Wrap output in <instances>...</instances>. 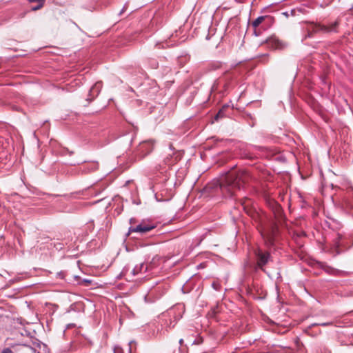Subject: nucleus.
Returning <instances> with one entry per match:
<instances>
[{"mask_svg": "<svg viewBox=\"0 0 353 353\" xmlns=\"http://www.w3.org/2000/svg\"><path fill=\"white\" fill-rule=\"evenodd\" d=\"M277 230L278 228L276 223L271 222L264 227L261 231V235L267 243L272 244Z\"/></svg>", "mask_w": 353, "mask_h": 353, "instance_id": "2", "label": "nucleus"}, {"mask_svg": "<svg viewBox=\"0 0 353 353\" xmlns=\"http://www.w3.org/2000/svg\"><path fill=\"white\" fill-rule=\"evenodd\" d=\"M245 180V173L243 172L230 173L221 185L222 192L230 196L234 195L236 190H240Z\"/></svg>", "mask_w": 353, "mask_h": 353, "instance_id": "1", "label": "nucleus"}, {"mask_svg": "<svg viewBox=\"0 0 353 353\" xmlns=\"http://www.w3.org/2000/svg\"><path fill=\"white\" fill-rule=\"evenodd\" d=\"M27 1H29L30 3H37V5L35 7L32 8V10L34 11L41 9L43 6L44 3H45V0H27Z\"/></svg>", "mask_w": 353, "mask_h": 353, "instance_id": "8", "label": "nucleus"}, {"mask_svg": "<svg viewBox=\"0 0 353 353\" xmlns=\"http://www.w3.org/2000/svg\"><path fill=\"white\" fill-rule=\"evenodd\" d=\"M114 353H123V352L121 347L115 346L114 348Z\"/></svg>", "mask_w": 353, "mask_h": 353, "instance_id": "10", "label": "nucleus"}, {"mask_svg": "<svg viewBox=\"0 0 353 353\" xmlns=\"http://www.w3.org/2000/svg\"><path fill=\"white\" fill-rule=\"evenodd\" d=\"M134 219H131L130 221V223H132L134 222Z\"/></svg>", "mask_w": 353, "mask_h": 353, "instance_id": "16", "label": "nucleus"}, {"mask_svg": "<svg viewBox=\"0 0 353 353\" xmlns=\"http://www.w3.org/2000/svg\"><path fill=\"white\" fill-rule=\"evenodd\" d=\"M219 115H220V112H219V113L216 114V117H215V119H217V118L219 117Z\"/></svg>", "mask_w": 353, "mask_h": 353, "instance_id": "15", "label": "nucleus"}, {"mask_svg": "<svg viewBox=\"0 0 353 353\" xmlns=\"http://www.w3.org/2000/svg\"><path fill=\"white\" fill-rule=\"evenodd\" d=\"M258 258V265L262 268L269 261L270 254L268 252H263L259 250L256 253Z\"/></svg>", "mask_w": 353, "mask_h": 353, "instance_id": "6", "label": "nucleus"}, {"mask_svg": "<svg viewBox=\"0 0 353 353\" xmlns=\"http://www.w3.org/2000/svg\"><path fill=\"white\" fill-rule=\"evenodd\" d=\"M133 274H135V270H133Z\"/></svg>", "mask_w": 353, "mask_h": 353, "instance_id": "18", "label": "nucleus"}, {"mask_svg": "<svg viewBox=\"0 0 353 353\" xmlns=\"http://www.w3.org/2000/svg\"><path fill=\"white\" fill-rule=\"evenodd\" d=\"M330 323H322L321 325L323 326H325V325H330Z\"/></svg>", "mask_w": 353, "mask_h": 353, "instance_id": "14", "label": "nucleus"}, {"mask_svg": "<svg viewBox=\"0 0 353 353\" xmlns=\"http://www.w3.org/2000/svg\"><path fill=\"white\" fill-rule=\"evenodd\" d=\"M265 16H260L257 17L254 21H252V26L254 28L258 27L265 19Z\"/></svg>", "mask_w": 353, "mask_h": 353, "instance_id": "9", "label": "nucleus"}, {"mask_svg": "<svg viewBox=\"0 0 353 353\" xmlns=\"http://www.w3.org/2000/svg\"><path fill=\"white\" fill-rule=\"evenodd\" d=\"M101 89V82L96 83L90 90L89 95L91 97L90 100L97 96Z\"/></svg>", "mask_w": 353, "mask_h": 353, "instance_id": "7", "label": "nucleus"}, {"mask_svg": "<svg viewBox=\"0 0 353 353\" xmlns=\"http://www.w3.org/2000/svg\"><path fill=\"white\" fill-rule=\"evenodd\" d=\"M155 228L154 225L142 222L136 227H130L129 232L146 233Z\"/></svg>", "mask_w": 353, "mask_h": 353, "instance_id": "4", "label": "nucleus"}, {"mask_svg": "<svg viewBox=\"0 0 353 353\" xmlns=\"http://www.w3.org/2000/svg\"><path fill=\"white\" fill-rule=\"evenodd\" d=\"M338 25V22L335 21L332 23L329 26L321 25V24H310L308 27V31L311 32H330L336 31V28Z\"/></svg>", "mask_w": 353, "mask_h": 353, "instance_id": "3", "label": "nucleus"}, {"mask_svg": "<svg viewBox=\"0 0 353 353\" xmlns=\"http://www.w3.org/2000/svg\"><path fill=\"white\" fill-rule=\"evenodd\" d=\"M134 343V341H132L129 343V353H132V344Z\"/></svg>", "mask_w": 353, "mask_h": 353, "instance_id": "13", "label": "nucleus"}, {"mask_svg": "<svg viewBox=\"0 0 353 353\" xmlns=\"http://www.w3.org/2000/svg\"><path fill=\"white\" fill-rule=\"evenodd\" d=\"M212 287L214 289H215L216 290H219V285L216 284V283H212Z\"/></svg>", "mask_w": 353, "mask_h": 353, "instance_id": "12", "label": "nucleus"}, {"mask_svg": "<svg viewBox=\"0 0 353 353\" xmlns=\"http://www.w3.org/2000/svg\"><path fill=\"white\" fill-rule=\"evenodd\" d=\"M154 143L151 140L144 141L140 143L137 151L143 157L149 154L153 149Z\"/></svg>", "mask_w": 353, "mask_h": 353, "instance_id": "5", "label": "nucleus"}, {"mask_svg": "<svg viewBox=\"0 0 353 353\" xmlns=\"http://www.w3.org/2000/svg\"><path fill=\"white\" fill-rule=\"evenodd\" d=\"M183 342V339H180V341H179L180 344H182Z\"/></svg>", "mask_w": 353, "mask_h": 353, "instance_id": "17", "label": "nucleus"}, {"mask_svg": "<svg viewBox=\"0 0 353 353\" xmlns=\"http://www.w3.org/2000/svg\"><path fill=\"white\" fill-rule=\"evenodd\" d=\"M37 353H39V352H37Z\"/></svg>", "mask_w": 353, "mask_h": 353, "instance_id": "19", "label": "nucleus"}, {"mask_svg": "<svg viewBox=\"0 0 353 353\" xmlns=\"http://www.w3.org/2000/svg\"><path fill=\"white\" fill-rule=\"evenodd\" d=\"M1 353H13V352L9 348H6V349L3 350Z\"/></svg>", "mask_w": 353, "mask_h": 353, "instance_id": "11", "label": "nucleus"}]
</instances>
